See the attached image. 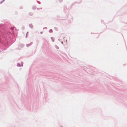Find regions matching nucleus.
Instances as JSON below:
<instances>
[{"instance_id":"1","label":"nucleus","mask_w":127,"mask_h":127,"mask_svg":"<svg viewBox=\"0 0 127 127\" xmlns=\"http://www.w3.org/2000/svg\"><path fill=\"white\" fill-rule=\"evenodd\" d=\"M14 27L11 28V29L13 30V29H14Z\"/></svg>"}]
</instances>
